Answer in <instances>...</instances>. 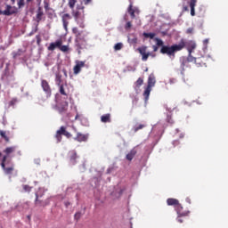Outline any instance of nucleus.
<instances>
[{
  "label": "nucleus",
  "instance_id": "53",
  "mask_svg": "<svg viewBox=\"0 0 228 228\" xmlns=\"http://www.w3.org/2000/svg\"><path fill=\"white\" fill-rule=\"evenodd\" d=\"M177 222H179V224H183V219L181 218V216L177 218Z\"/></svg>",
  "mask_w": 228,
  "mask_h": 228
},
{
  "label": "nucleus",
  "instance_id": "51",
  "mask_svg": "<svg viewBox=\"0 0 228 228\" xmlns=\"http://www.w3.org/2000/svg\"><path fill=\"white\" fill-rule=\"evenodd\" d=\"M84 4L87 5L90 4V3H92V0H83Z\"/></svg>",
  "mask_w": 228,
  "mask_h": 228
},
{
  "label": "nucleus",
  "instance_id": "35",
  "mask_svg": "<svg viewBox=\"0 0 228 228\" xmlns=\"http://www.w3.org/2000/svg\"><path fill=\"white\" fill-rule=\"evenodd\" d=\"M76 3H77V0H69V6L71 10H74Z\"/></svg>",
  "mask_w": 228,
  "mask_h": 228
},
{
  "label": "nucleus",
  "instance_id": "3",
  "mask_svg": "<svg viewBox=\"0 0 228 228\" xmlns=\"http://www.w3.org/2000/svg\"><path fill=\"white\" fill-rule=\"evenodd\" d=\"M54 109L56 110V111H58L59 115H62L65 116L67 118L70 119V117H72V115H70V113H67L69 111V102H58Z\"/></svg>",
  "mask_w": 228,
  "mask_h": 228
},
{
  "label": "nucleus",
  "instance_id": "9",
  "mask_svg": "<svg viewBox=\"0 0 228 228\" xmlns=\"http://www.w3.org/2000/svg\"><path fill=\"white\" fill-rule=\"evenodd\" d=\"M138 53L142 55V61H147L149 60V56H151V53H147V46L143 45L137 48Z\"/></svg>",
  "mask_w": 228,
  "mask_h": 228
},
{
  "label": "nucleus",
  "instance_id": "39",
  "mask_svg": "<svg viewBox=\"0 0 228 228\" xmlns=\"http://www.w3.org/2000/svg\"><path fill=\"white\" fill-rule=\"evenodd\" d=\"M130 44H138V37H134L131 39H129Z\"/></svg>",
  "mask_w": 228,
  "mask_h": 228
},
{
  "label": "nucleus",
  "instance_id": "29",
  "mask_svg": "<svg viewBox=\"0 0 228 228\" xmlns=\"http://www.w3.org/2000/svg\"><path fill=\"white\" fill-rule=\"evenodd\" d=\"M144 127H147V124H139L134 126V132L138 133V131L143 129Z\"/></svg>",
  "mask_w": 228,
  "mask_h": 228
},
{
  "label": "nucleus",
  "instance_id": "60",
  "mask_svg": "<svg viewBox=\"0 0 228 228\" xmlns=\"http://www.w3.org/2000/svg\"><path fill=\"white\" fill-rule=\"evenodd\" d=\"M31 1H33V0H27V3H31Z\"/></svg>",
  "mask_w": 228,
  "mask_h": 228
},
{
  "label": "nucleus",
  "instance_id": "59",
  "mask_svg": "<svg viewBox=\"0 0 228 228\" xmlns=\"http://www.w3.org/2000/svg\"><path fill=\"white\" fill-rule=\"evenodd\" d=\"M0 15H3V11L0 9Z\"/></svg>",
  "mask_w": 228,
  "mask_h": 228
},
{
  "label": "nucleus",
  "instance_id": "28",
  "mask_svg": "<svg viewBox=\"0 0 228 228\" xmlns=\"http://www.w3.org/2000/svg\"><path fill=\"white\" fill-rule=\"evenodd\" d=\"M26 53V50L19 49L17 52L12 53L13 58H19V56H22Z\"/></svg>",
  "mask_w": 228,
  "mask_h": 228
},
{
  "label": "nucleus",
  "instance_id": "40",
  "mask_svg": "<svg viewBox=\"0 0 228 228\" xmlns=\"http://www.w3.org/2000/svg\"><path fill=\"white\" fill-rule=\"evenodd\" d=\"M131 28H133V24L131 23V21H127L125 25V29H131Z\"/></svg>",
  "mask_w": 228,
  "mask_h": 228
},
{
  "label": "nucleus",
  "instance_id": "31",
  "mask_svg": "<svg viewBox=\"0 0 228 228\" xmlns=\"http://www.w3.org/2000/svg\"><path fill=\"white\" fill-rule=\"evenodd\" d=\"M0 136L1 138H4V140L8 143V142H10V137H8V135H6V133L3 130H0Z\"/></svg>",
  "mask_w": 228,
  "mask_h": 228
},
{
  "label": "nucleus",
  "instance_id": "43",
  "mask_svg": "<svg viewBox=\"0 0 228 228\" xmlns=\"http://www.w3.org/2000/svg\"><path fill=\"white\" fill-rule=\"evenodd\" d=\"M36 40H37V45H40V44L42 43V37H40V36H36Z\"/></svg>",
  "mask_w": 228,
  "mask_h": 228
},
{
  "label": "nucleus",
  "instance_id": "62",
  "mask_svg": "<svg viewBox=\"0 0 228 228\" xmlns=\"http://www.w3.org/2000/svg\"><path fill=\"white\" fill-rule=\"evenodd\" d=\"M1 156H3V153L0 151V158H1Z\"/></svg>",
  "mask_w": 228,
  "mask_h": 228
},
{
  "label": "nucleus",
  "instance_id": "33",
  "mask_svg": "<svg viewBox=\"0 0 228 228\" xmlns=\"http://www.w3.org/2000/svg\"><path fill=\"white\" fill-rule=\"evenodd\" d=\"M143 37L145 38H151V40L154 38V37H156V34L155 33H147V32H144L143 33Z\"/></svg>",
  "mask_w": 228,
  "mask_h": 228
},
{
  "label": "nucleus",
  "instance_id": "30",
  "mask_svg": "<svg viewBox=\"0 0 228 228\" xmlns=\"http://www.w3.org/2000/svg\"><path fill=\"white\" fill-rule=\"evenodd\" d=\"M44 15V12L42 11V7H39L37 9V22H40L42 20V16Z\"/></svg>",
  "mask_w": 228,
  "mask_h": 228
},
{
  "label": "nucleus",
  "instance_id": "32",
  "mask_svg": "<svg viewBox=\"0 0 228 228\" xmlns=\"http://www.w3.org/2000/svg\"><path fill=\"white\" fill-rule=\"evenodd\" d=\"M175 208L178 215H180V216H184V214L181 213V210L183 209V206L179 203V201H178V205H176Z\"/></svg>",
  "mask_w": 228,
  "mask_h": 228
},
{
  "label": "nucleus",
  "instance_id": "8",
  "mask_svg": "<svg viewBox=\"0 0 228 228\" xmlns=\"http://www.w3.org/2000/svg\"><path fill=\"white\" fill-rule=\"evenodd\" d=\"M127 12L131 16V19H136V15H140V9L133 6V2L130 1V4L127 8Z\"/></svg>",
  "mask_w": 228,
  "mask_h": 228
},
{
  "label": "nucleus",
  "instance_id": "21",
  "mask_svg": "<svg viewBox=\"0 0 228 228\" xmlns=\"http://www.w3.org/2000/svg\"><path fill=\"white\" fill-rule=\"evenodd\" d=\"M101 122L103 124L111 122V114L108 113L101 117Z\"/></svg>",
  "mask_w": 228,
  "mask_h": 228
},
{
  "label": "nucleus",
  "instance_id": "34",
  "mask_svg": "<svg viewBox=\"0 0 228 228\" xmlns=\"http://www.w3.org/2000/svg\"><path fill=\"white\" fill-rule=\"evenodd\" d=\"M143 85V78L139 77L135 82V88H140Z\"/></svg>",
  "mask_w": 228,
  "mask_h": 228
},
{
  "label": "nucleus",
  "instance_id": "24",
  "mask_svg": "<svg viewBox=\"0 0 228 228\" xmlns=\"http://www.w3.org/2000/svg\"><path fill=\"white\" fill-rule=\"evenodd\" d=\"M47 204H49V203H47V202H45V201L40 200L38 199V194L36 193V200H35V205H36V206H43V208H45V206H47Z\"/></svg>",
  "mask_w": 228,
  "mask_h": 228
},
{
  "label": "nucleus",
  "instance_id": "42",
  "mask_svg": "<svg viewBox=\"0 0 228 228\" xmlns=\"http://www.w3.org/2000/svg\"><path fill=\"white\" fill-rule=\"evenodd\" d=\"M75 220H77V222L79 221V219L81 218V212H77L74 216Z\"/></svg>",
  "mask_w": 228,
  "mask_h": 228
},
{
  "label": "nucleus",
  "instance_id": "6",
  "mask_svg": "<svg viewBox=\"0 0 228 228\" xmlns=\"http://www.w3.org/2000/svg\"><path fill=\"white\" fill-rule=\"evenodd\" d=\"M72 15L74 17L75 22L84 29L85 28V14L79 11H73Z\"/></svg>",
  "mask_w": 228,
  "mask_h": 228
},
{
  "label": "nucleus",
  "instance_id": "36",
  "mask_svg": "<svg viewBox=\"0 0 228 228\" xmlns=\"http://www.w3.org/2000/svg\"><path fill=\"white\" fill-rule=\"evenodd\" d=\"M124 47V45L122 43H117L114 45V50L115 51H120Z\"/></svg>",
  "mask_w": 228,
  "mask_h": 228
},
{
  "label": "nucleus",
  "instance_id": "54",
  "mask_svg": "<svg viewBox=\"0 0 228 228\" xmlns=\"http://www.w3.org/2000/svg\"><path fill=\"white\" fill-rule=\"evenodd\" d=\"M153 51H154V53H156L158 51V46L153 45Z\"/></svg>",
  "mask_w": 228,
  "mask_h": 228
},
{
  "label": "nucleus",
  "instance_id": "58",
  "mask_svg": "<svg viewBox=\"0 0 228 228\" xmlns=\"http://www.w3.org/2000/svg\"><path fill=\"white\" fill-rule=\"evenodd\" d=\"M11 1H12V4H15V1H17V0H11Z\"/></svg>",
  "mask_w": 228,
  "mask_h": 228
},
{
  "label": "nucleus",
  "instance_id": "19",
  "mask_svg": "<svg viewBox=\"0 0 228 228\" xmlns=\"http://www.w3.org/2000/svg\"><path fill=\"white\" fill-rule=\"evenodd\" d=\"M196 48H197V44H195V42L190 41L187 44V51L190 54H191Z\"/></svg>",
  "mask_w": 228,
  "mask_h": 228
},
{
  "label": "nucleus",
  "instance_id": "17",
  "mask_svg": "<svg viewBox=\"0 0 228 228\" xmlns=\"http://www.w3.org/2000/svg\"><path fill=\"white\" fill-rule=\"evenodd\" d=\"M189 6L191 8V17H195V7L197 6V0H190Z\"/></svg>",
  "mask_w": 228,
  "mask_h": 228
},
{
  "label": "nucleus",
  "instance_id": "56",
  "mask_svg": "<svg viewBox=\"0 0 228 228\" xmlns=\"http://www.w3.org/2000/svg\"><path fill=\"white\" fill-rule=\"evenodd\" d=\"M18 156H22V152L20 151H17Z\"/></svg>",
  "mask_w": 228,
  "mask_h": 228
},
{
  "label": "nucleus",
  "instance_id": "1",
  "mask_svg": "<svg viewBox=\"0 0 228 228\" xmlns=\"http://www.w3.org/2000/svg\"><path fill=\"white\" fill-rule=\"evenodd\" d=\"M17 151V146H10L4 150V155L1 160V167L5 175H12L15 172V164L9 159L10 154H13Z\"/></svg>",
  "mask_w": 228,
  "mask_h": 228
},
{
  "label": "nucleus",
  "instance_id": "37",
  "mask_svg": "<svg viewBox=\"0 0 228 228\" xmlns=\"http://www.w3.org/2000/svg\"><path fill=\"white\" fill-rule=\"evenodd\" d=\"M166 121H167L168 124H174V119L172 118V114H167V115Z\"/></svg>",
  "mask_w": 228,
  "mask_h": 228
},
{
  "label": "nucleus",
  "instance_id": "22",
  "mask_svg": "<svg viewBox=\"0 0 228 228\" xmlns=\"http://www.w3.org/2000/svg\"><path fill=\"white\" fill-rule=\"evenodd\" d=\"M61 77H62L61 73H60V72L56 73L55 83H56L57 86L63 85V79Z\"/></svg>",
  "mask_w": 228,
  "mask_h": 228
},
{
  "label": "nucleus",
  "instance_id": "57",
  "mask_svg": "<svg viewBox=\"0 0 228 228\" xmlns=\"http://www.w3.org/2000/svg\"><path fill=\"white\" fill-rule=\"evenodd\" d=\"M186 201L189 202V204H191V201H190V199H186Z\"/></svg>",
  "mask_w": 228,
  "mask_h": 228
},
{
  "label": "nucleus",
  "instance_id": "23",
  "mask_svg": "<svg viewBox=\"0 0 228 228\" xmlns=\"http://www.w3.org/2000/svg\"><path fill=\"white\" fill-rule=\"evenodd\" d=\"M136 149H132L130 152L126 155V159L128 161H133V159L136 156Z\"/></svg>",
  "mask_w": 228,
  "mask_h": 228
},
{
  "label": "nucleus",
  "instance_id": "45",
  "mask_svg": "<svg viewBox=\"0 0 228 228\" xmlns=\"http://www.w3.org/2000/svg\"><path fill=\"white\" fill-rule=\"evenodd\" d=\"M157 41V45L159 47L161 45H163V40L159 39V38H156Z\"/></svg>",
  "mask_w": 228,
  "mask_h": 228
},
{
  "label": "nucleus",
  "instance_id": "10",
  "mask_svg": "<svg viewBox=\"0 0 228 228\" xmlns=\"http://www.w3.org/2000/svg\"><path fill=\"white\" fill-rule=\"evenodd\" d=\"M15 13H19V9L8 4L5 7V10L3 11V15H6L7 17H10V15H15Z\"/></svg>",
  "mask_w": 228,
  "mask_h": 228
},
{
  "label": "nucleus",
  "instance_id": "44",
  "mask_svg": "<svg viewBox=\"0 0 228 228\" xmlns=\"http://www.w3.org/2000/svg\"><path fill=\"white\" fill-rule=\"evenodd\" d=\"M16 103H17V98H13V99L9 102V106H15Z\"/></svg>",
  "mask_w": 228,
  "mask_h": 228
},
{
  "label": "nucleus",
  "instance_id": "25",
  "mask_svg": "<svg viewBox=\"0 0 228 228\" xmlns=\"http://www.w3.org/2000/svg\"><path fill=\"white\" fill-rule=\"evenodd\" d=\"M151 92H152V87H149L147 86L146 88L144 89V92H143V97L145 98V101H149Z\"/></svg>",
  "mask_w": 228,
  "mask_h": 228
},
{
  "label": "nucleus",
  "instance_id": "41",
  "mask_svg": "<svg viewBox=\"0 0 228 228\" xmlns=\"http://www.w3.org/2000/svg\"><path fill=\"white\" fill-rule=\"evenodd\" d=\"M22 188L24 191H28V192L31 191V189H32V187L29 185H23Z\"/></svg>",
  "mask_w": 228,
  "mask_h": 228
},
{
  "label": "nucleus",
  "instance_id": "13",
  "mask_svg": "<svg viewBox=\"0 0 228 228\" xmlns=\"http://www.w3.org/2000/svg\"><path fill=\"white\" fill-rule=\"evenodd\" d=\"M85 67V61H76V65L73 68V72L75 75L79 74L81 72V69Z\"/></svg>",
  "mask_w": 228,
  "mask_h": 228
},
{
  "label": "nucleus",
  "instance_id": "2",
  "mask_svg": "<svg viewBox=\"0 0 228 228\" xmlns=\"http://www.w3.org/2000/svg\"><path fill=\"white\" fill-rule=\"evenodd\" d=\"M185 45H186L184 44L183 41H182L179 45H175L172 46L162 45L160 53L161 54H167V56H172L174 53L184 49Z\"/></svg>",
  "mask_w": 228,
  "mask_h": 228
},
{
  "label": "nucleus",
  "instance_id": "4",
  "mask_svg": "<svg viewBox=\"0 0 228 228\" xmlns=\"http://www.w3.org/2000/svg\"><path fill=\"white\" fill-rule=\"evenodd\" d=\"M72 33L75 35V42L77 44V47H81V42H86L85 38L86 35H85V31L79 30L77 27L72 28Z\"/></svg>",
  "mask_w": 228,
  "mask_h": 228
},
{
  "label": "nucleus",
  "instance_id": "50",
  "mask_svg": "<svg viewBox=\"0 0 228 228\" xmlns=\"http://www.w3.org/2000/svg\"><path fill=\"white\" fill-rule=\"evenodd\" d=\"M74 120H81V115H79V113L77 112V115Z\"/></svg>",
  "mask_w": 228,
  "mask_h": 228
},
{
  "label": "nucleus",
  "instance_id": "20",
  "mask_svg": "<svg viewBox=\"0 0 228 228\" xmlns=\"http://www.w3.org/2000/svg\"><path fill=\"white\" fill-rule=\"evenodd\" d=\"M75 140L77 142H86V140H88V135L81 133H77V136L75 137Z\"/></svg>",
  "mask_w": 228,
  "mask_h": 228
},
{
  "label": "nucleus",
  "instance_id": "48",
  "mask_svg": "<svg viewBox=\"0 0 228 228\" xmlns=\"http://www.w3.org/2000/svg\"><path fill=\"white\" fill-rule=\"evenodd\" d=\"M166 110L167 111H168L169 113H172V111H174V110H175V108H168V105H166Z\"/></svg>",
  "mask_w": 228,
  "mask_h": 228
},
{
  "label": "nucleus",
  "instance_id": "63",
  "mask_svg": "<svg viewBox=\"0 0 228 228\" xmlns=\"http://www.w3.org/2000/svg\"><path fill=\"white\" fill-rule=\"evenodd\" d=\"M205 42L208 43V39H206Z\"/></svg>",
  "mask_w": 228,
  "mask_h": 228
},
{
  "label": "nucleus",
  "instance_id": "61",
  "mask_svg": "<svg viewBox=\"0 0 228 228\" xmlns=\"http://www.w3.org/2000/svg\"><path fill=\"white\" fill-rule=\"evenodd\" d=\"M184 10H185V11H186V10H188V7H187V6H185V7H184Z\"/></svg>",
  "mask_w": 228,
  "mask_h": 228
},
{
  "label": "nucleus",
  "instance_id": "12",
  "mask_svg": "<svg viewBox=\"0 0 228 228\" xmlns=\"http://www.w3.org/2000/svg\"><path fill=\"white\" fill-rule=\"evenodd\" d=\"M59 86V92L61 94V95H64L67 99V97H69V85H67V83L65 84H61Z\"/></svg>",
  "mask_w": 228,
  "mask_h": 228
},
{
  "label": "nucleus",
  "instance_id": "16",
  "mask_svg": "<svg viewBox=\"0 0 228 228\" xmlns=\"http://www.w3.org/2000/svg\"><path fill=\"white\" fill-rule=\"evenodd\" d=\"M194 63L198 67H204L206 65V58L204 56L196 57Z\"/></svg>",
  "mask_w": 228,
  "mask_h": 228
},
{
  "label": "nucleus",
  "instance_id": "47",
  "mask_svg": "<svg viewBox=\"0 0 228 228\" xmlns=\"http://www.w3.org/2000/svg\"><path fill=\"white\" fill-rule=\"evenodd\" d=\"M187 35H191L193 33V28H189L186 30Z\"/></svg>",
  "mask_w": 228,
  "mask_h": 228
},
{
  "label": "nucleus",
  "instance_id": "46",
  "mask_svg": "<svg viewBox=\"0 0 228 228\" xmlns=\"http://www.w3.org/2000/svg\"><path fill=\"white\" fill-rule=\"evenodd\" d=\"M24 0H19L18 1V6H19V8H22V6H24Z\"/></svg>",
  "mask_w": 228,
  "mask_h": 228
},
{
  "label": "nucleus",
  "instance_id": "15",
  "mask_svg": "<svg viewBox=\"0 0 228 228\" xmlns=\"http://www.w3.org/2000/svg\"><path fill=\"white\" fill-rule=\"evenodd\" d=\"M196 58L191 55V53H189L188 57L186 59H183L182 65L183 67H188V63H195Z\"/></svg>",
  "mask_w": 228,
  "mask_h": 228
},
{
  "label": "nucleus",
  "instance_id": "14",
  "mask_svg": "<svg viewBox=\"0 0 228 228\" xmlns=\"http://www.w3.org/2000/svg\"><path fill=\"white\" fill-rule=\"evenodd\" d=\"M70 19H72V17L69 13H65L62 15V23L65 31L69 29V20H70Z\"/></svg>",
  "mask_w": 228,
  "mask_h": 228
},
{
  "label": "nucleus",
  "instance_id": "18",
  "mask_svg": "<svg viewBox=\"0 0 228 228\" xmlns=\"http://www.w3.org/2000/svg\"><path fill=\"white\" fill-rule=\"evenodd\" d=\"M156 85V77L151 73L148 77V86L150 88H152Z\"/></svg>",
  "mask_w": 228,
  "mask_h": 228
},
{
  "label": "nucleus",
  "instance_id": "38",
  "mask_svg": "<svg viewBox=\"0 0 228 228\" xmlns=\"http://www.w3.org/2000/svg\"><path fill=\"white\" fill-rule=\"evenodd\" d=\"M37 31H38V25H37L36 28L31 30V32L28 34V37H33Z\"/></svg>",
  "mask_w": 228,
  "mask_h": 228
},
{
  "label": "nucleus",
  "instance_id": "52",
  "mask_svg": "<svg viewBox=\"0 0 228 228\" xmlns=\"http://www.w3.org/2000/svg\"><path fill=\"white\" fill-rule=\"evenodd\" d=\"M62 72H63L65 77H68V75H67V69H62Z\"/></svg>",
  "mask_w": 228,
  "mask_h": 228
},
{
  "label": "nucleus",
  "instance_id": "11",
  "mask_svg": "<svg viewBox=\"0 0 228 228\" xmlns=\"http://www.w3.org/2000/svg\"><path fill=\"white\" fill-rule=\"evenodd\" d=\"M41 86L44 92L46 94V96L51 97L53 94V90L51 89V86L49 85V82H47V80H42Z\"/></svg>",
  "mask_w": 228,
  "mask_h": 228
},
{
  "label": "nucleus",
  "instance_id": "27",
  "mask_svg": "<svg viewBox=\"0 0 228 228\" xmlns=\"http://www.w3.org/2000/svg\"><path fill=\"white\" fill-rule=\"evenodd\" d=\"M71 165H76V159H77V153L71 151L69 156Z\"/></svg>",
  "mask_w": 228,
  "mask_h": 228
},
{
  "label": "nucleus",
  "instance_id": "55",
  "mask_svg": "<svg viewBox=\"0 0 228 228\" xmlns=\"http://www.w3.org/2000/svg\"><path fill=\"white\" fill-rule=\"evenodd\" d=\"M65 206H66V208H69L70 206V202H69V201L65 202Z\"/></svg>",
  "mask_w": 228,
  "mask_h": 228
},
{
  "label": "nucleus",
  "instance_id": "5",
  "mask_svg": "<svg viewBox=\"0 0 228 228\" xmlns=\"http://www.w3.org/2000/svg\"><path fill=\"white\" fill-rule=\"evenodd\" d=\"M66 136V138H72V134L67 131L66 126H61L59 130H57L55 134V138L57 140V143H60L62 140L61 136Z\"/></svg>",
  "mask_w": 228,
  "mask_h": 228
},
{
  "label": "nucleus",
  "instance_id": "26",
  "mask_svg": "<svg viewBox=\"0 0 228 228\" xmlns=\"http://www.w3.org/2000/svg\"><path fill=\"white\" fill-rule=\"evenodd\" d=\"M167 206H175V207L176 205H179V200L173 199V198H169L167 200Z\"/></svg>",
  "mask_w": 228,
  "mask_h": 228
},
{
  "label": "nucleus",
  "instance_id": "49",
  "mask_svg": "<svg viewBox=\"0 0 228 228\" xmlns=\"http://www.w3.org/2000/svg\"><path fill=\"white\" fill-rule=\"evenodd\" d=\"M45 10L47 12L49 11V3L45 2V6H44Z\"/></svg>",
  "mask_w": 228,
  "mask_h": 228
},
{
  "label": "nucleus",
  "instance_id": "7",
  "mask_svg": "<svg viewBox=\"0 0 228 228\" xmlns=\"http://www.w3.org/2000/svg\"><path fill=\"white\" fill-rule=\"evenodd\" d=\"M63 42L61 40H57L54 43H51L48 46V51H54L56 47L60 49L62 53H68L69 45H61Z\"/></svg>",
  "mask_w": 228,
  "mask_h": 228
}]
</instances>
